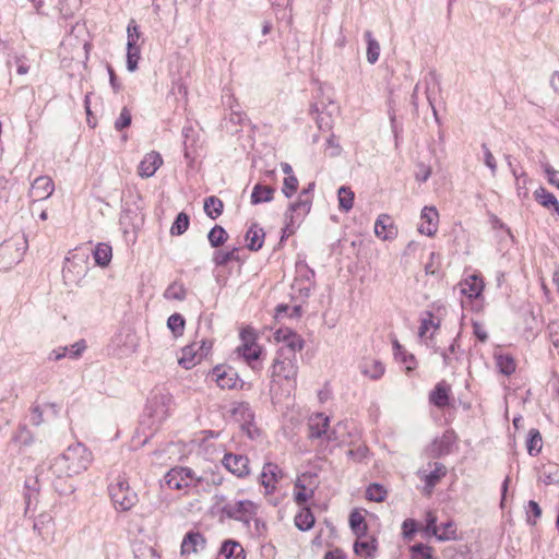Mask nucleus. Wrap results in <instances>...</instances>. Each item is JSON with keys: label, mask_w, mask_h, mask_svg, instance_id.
<instances>
[{"label": "nucleus", "mask_w": 559, "mask_h": 559, "mask_svg": "<svg viewBox=\"0 0 559 559\" xmlns=\"http://www.w3.org/2000/svg\"><path fill=\"white\" fill-rule=\"evenodd\" d=\"M92 461L93 454L83 443L71 444L62 454L51 460L47 469V478L57 491L66 493L68 489L61 488L58 481L85 472Z\"/></svg>", "instance_id": "f257e3e1"}, {"label": "nucleus", "mask_w": 559, "mask_h": 559, "mask_svg": "<svg viewBox=\"0 0 559 559\" xmlns=\"http://www.w3.org/2000/svg\"><path fill=\"white\" fill-rule=\"evenodd\" d=\"M171 405L173 395L169 392L156 389L151 393L140 421L143 433L148 430L146 438L152 437L168 418Z\"/></svg>", "instance_id": "f03ea898"}, {"label": "nucleus", "mask_w": 559, "mask_h": 559, "mask_svg": "<svg viewBox=\"0 0 559 559\" xmlns=\"http://www.w3.org/2000/svg\"><path fill=\"white\" fill-rule=\"evenodd\" d=\"M314 187V181L309 182L308 186L299 192L297 200L288 204L284 214L285 226L282 229L281 241L294 235L305 217L310 213Z\"/></svg>", "instance_id": "7ed1b4c3"}, {"label": "nucleus", "mask_w": 559, "mask_h": 559, "mask_svg": "<svg viewBox=\"0 0 559 559\" xmlns=\"http://www.w3.org/2000/svg\"><path fill=\"white\" fill-rule=\"evenodd\" d=\"M165 481L167 486L175 490L188 489V488H202L206 486L219 485L222 478H215L214 475L203 473L198 475L192 468L188 466H175L170 468L165 475Z\"/></svg>", "instance_id": "20e7f679"}, {"label": "nucleus", "mask_w": 559, "mask_h": 559, "mask_svg": "<svg viewBox=\"0 0 559 559\" xmlns=\"http://www.w3.org/2000/svg\"><path fill=\"white\" fill-rule=\"evenodd\" d=\"M259 507L251 500L227 501L221 508V514L229 520L242 523L249 527L250 523L258 514Z\"/></svg>", "instance_id": "39448f33"}, {"label": "nucleus", "mask_w": 559, "mask_h": 559, "mask_svg": "<svg viewBox=\"0 0 559 559\" xmlns=\"http://www.w3.org/2000/svg\"><path fill=\"white\" fill-rule=\"evenodd\" d=\"M110 499L116 510L129 511L138 502V495L129 486L124 476H118L116 483L108 487Z\"/></svg>", "instance_id": "423d86ee"}, {"label": "nucleus", "mask_w": 559, "mask_h": 559, "mask_svg": "<svg viewBox=\"0 0 559 559\" xmlns=\"http://www.w3.org/2000/svg\"><path fill=\"white\" fill-rule=\"evenodd\" d=\"M295 280L292 288L299 293L301 297H309L311 290L316 287V272L306 260L298 258L295 264Z\"/></svg>", "instance_id": "0eeeda50"}, {"label": "nucleus", "mask_w": 559, "mask_h": 559, "mask_svg": "<svg viewBox=\"0 0 559 559\" xmlns=\"http://www.w3.org/2000/svg\"><path fill=\"white\" fill-rule=\"evenodd\" d=\"M211 376L221 389H237L238 383H240L239 388L242 389L245 384L239 379L237 371L230 366L217 365L212 369Z\"/></svg>", "instance_id": "6e6552de"}, {"label": "nucleus", "mask_w": 559, "mask_h": 559, "mask_svg": "<svg viewBox=\"0 0 559 559\" xmlns=\"http://www.w3.org/2000/svg\"><path fill=\"white\" fill-rule=\"evenodd\" d=\"M460 336L459 333L447 348L435 347V353L442 357L445 367L456 369L457 365L462 361L464 350L461 348Z\"/></svg>", "instance_id": "1a4fd4ad"}, {"label": "nucleus", "mask_w": 559, "mask_h": 559, "mask_svg": "<svg viewBox=\"0 0 559 559\" xmlns=\"http://www.w3.org/2000/svg\"><path fill=\"white\" fill-rule=\"evenodd\" d=\"M284 477L283 471L275 463H265L260 474V484L265 489V495H271L276 489V484Z\"/></svg>", "instance_id": "9d476101"}, {"label": "nucleus", "mask_w": 559, "mask_h": 559, "mask_svg": "<svg viewBox=\"0 0 559 559\" xmlns=\"http://www.w3.org/2000/svg\"><path fill=\"white\" fill-rule=\"evenodd\" d=\"M223 465L239 478L249 475V459L242 454L226 453L222 460Z\"/></svg>", "instance_id": "9b49d317"}, {"label": "nucleus", "mask_w": 559, "mask_h": 559, "mask_svg": "<svg viewBox=\"0 0 559 559\" xmlns=\"http://www.w3.org/2000/svg\"><path fill=\"white\" fill-rule=\"evenodd\" d=\"M298 372V366L296 364V358L293 357H284L281 359L276 357L273 361L272 366V377H282L285 380H295Z\"/></svg>", "instance_id": "f8f14e48"}, {"label": "nucleus", "mask_w": 559, "mask_h": 559, "mask_svg": "<svg viewBox=\"0 0 559 559\" xmlns=\"http://www.w3.org/2000/svg\"><path fill=\"white\" fill-rule=\"evenodd\" d=\"M87 348L86 341L85 340H79L71 346H61L57 349H53L50 352L48 358L50 360H60L64 357H69L71 359H78L82 356V354Z\"/></svg>", "instance_id": "ddd939ff"}, {"label": "nucleus", "mask_w": 559, "mask_h": 559, "mask_svg": "<svg viewBox=\"0 0 559 559\" xmlns=\"http://www.w3.org/2000/svg\"><path fill=\"white\" fill-rule=\"evenodd\" d=\"M206 546V538L199 531H189L181 543V554H197Z\"/></svg>", "instance_id": "4468645a"}, {"label": "nucleus", "mask_w": 559, "mask_h": 559, "mask_svg": "<svg viewBox=\"0 0 559 559\" xmlns=\"http://www.w3.org/2000/svg\"><path fill=\"white\" fill-rule=\"evenodd\" d=\"M163 165V158L156 151L147 153L140 162L138 173L142 178H150L154 176L157 169Z\"/></svg>", "instance_id": "2eb2a0df"}, {"label": "nucleus", "mask_w": 559, "mask_h": 559, "mask_svg": "<svg viewBox=\"0 0 559 559\" xmlns=\"http://www.w3.org/2000/svg\"><path fill=\"white\" fill-rule=\"evenodd\" d=\"M420 217L423 223L418 227V231L423 235L432 237L437 233L439 218L438 211L433 206H425L421 211Z\"/></svg>", "instance_id": "dca6fc26"}, {"label": "nucleus", "mask_w": 559, "mask_h": 559, "mask_svg": "<svg viewBox=\"0 0 559 559\" xmlns=\"http://www.w3.org/2000/svg\"><path fill=\"white\" fill-rule=\"evenodd\" d=\"M55 190L53 181L48 176H39L32 183L29 194L34 200H46Z\"/></svg>", "instance_id": "f3484780"}, {"label": "nucleus", "mask_w": 559, "mask_h": 559, "mask_svg": "<svg viewBox=\"0 0 559 559\" xmlns=\"http://www.w3.org/2000/svg\"><path fill=\"white\" fill-rule=\"evenodd\" d=\"M451 388L445 381L438 382L429 393V403L440 409L450 405Z\"/></svg>", "instance_id": "a211bd4d"}, {"label": "nucleus", "mask_w": 559, "mask_h": 559, "mask_svg": "<svg viewBox=\"0 0 559 559\" xmlns=\"http://www.w3.org/2000/svg\"><path fill=\"white\" fill-rule=\"evenodd\" d=\"M374 233L377 237L389 240L396 237L397 228L394 226L389 215L381 214L374 223Z\"/></svg>", "instance_id": "6ab92c4d"}, {"label": "nucleus", "mask_w": 559, "mask_h": 559, "mask_svg": "<svg viewBox=\"0 0 559 559\" xmlns=\"http://www.w3.org/2000/svg\"><path fill=\"white\" fill-rule=\"evenodd\" d=\"M264 238L263 228L258 223H252L245 235L246 246L250 251L257 252L263 247Z\"/></svg>", "instance_id": "aec40b11"}, {"label": "nucleus", "mask_w": 559, "mask_h": 559, "mask_svg": "<svg viewBox=\"0 0 559 559\" xmlns=\"http://www.w3.org/2000/svg\"><path fill=\"white\" fill-rule=\"evenodd\" d=\"M432 469L425 475V491L430 495L435 486L447 475V467L443 463H429Z\"/></svg>", "instance_id": "412c9836"}, {"label": "nucleus", "mask_w": 559, "mask_h": 559, "mask_svg": "<svg viewBox=\"0 0 559 559\" xmlns=\"http://www.w3.org/2000/svg\"><path fill=\"white\" fill-rule=\"evenodd\" d=\"M456 433L452 429H448L443 432L440 439L435 440V453L436 456L441 457L451 453L452 448L456 441Z\"/></svg>", "instance_id": "4be33fe9"}, {"label": "nucleus", "mask_w": 559, "mask_h": 559, "mask_svg": "<svg viewBox=\"0 0 559 559\" xmlns=\"http://www.w3.org/2000/svg\"><path fill=\"white\" fill-rule=\"evenodd\" d=\"M461 293L468 298H477L484 289V282L476 275H471L468 278L460 283Z\"/></svg>", "instance_id": "5701e85b"}, {"label": "nucleus", "mask_w": 559, "mask_h": 559, "mask_svg": "<svg viewBox=\"0 0 559 559\" xmlns=\"http://www.w3.org/2000/svg\"><path fill=\"white\" fill-rule=\"evenodd\" d=\"M274 193L273 187L257 183L252 189L250 202L252 205L271 202L274 199Z\"/></svg>", "instance_id": "b1692460"}, {"label": "nucleus", "mask_w": 559, "mask_h": 559, "mask_svg": "<svg viewBox=\"0 0 559 559\" xmlns=\"http://www.w3.org/2000/svg\"><path fill=\"white\" fill-rule=\"evenodd\" d=\"M247 334L250 333L247 331L241 332V337L245 341V343L241 346H239L237 350L248 364H251L252 361H257L260 358L261 347L253 342H247Z\"/></svg>", "instance_id": "393cba45"}, {"label": "nucleus", "mask_w": 559, "mask_h": 559, "mask_svg": "<svg viewBox=\"0 0 559 559\" xmlns=\"http://www.w3.org/2000/svg\"><path fill=\"white\" fill-rule=\"evenodd\" d=\"M309 427V438L318 439L328 432L329 428V417L323 414H317L312 417L308 424Z\"/></svg>", "instance_id": "a878e982"}, {"label": "nucleus", "mask_w": 559, "mask_h": 559, "mask_svg": "<svg viewBox=\"0 0 559 559\" xmlns=\"http://www.w3.org/2000/svg\"><path fill=\"white\" fill-rule=\"evenodd\" d=\"M349 526L354 535L360 539L368 533V525L365 516L358 511L353 510L349 514Z\"/></svg>", "instance_id": "bb28decb"}, {"label": "nucleus", "mask_w": 559, "mask_h": 559, "mask_svg": "<svg viewBox=\"0 0 559 559\" xmlns=\"http://www.w3.org/2000/svg\"><path fill=\"white\" fill-rule=\"evenodd\" d=\"M197 345H198V343L194 342V343L187 345L182 348V355L178 359V364L182 368L189 370L192 367H194L198 362L201 361V360H199V352L197 350Z\"/></svg>", "instance_id": "cd10ccee"}, {"label": "nucleus", "mask_w": 559, "mask_h": 559, "mask_svg": "<svg viewBox=\"0 0 559 559\" xmlns=\"http://www.w3.org/2000/svg\"><path fill=\"white\" fill-rule=\"evenodd\" d=\"M219 552L224 555L226 559H246L243 547L234 539L224 540Z\"/></svg>", "instance_id": "c85d7f7f"}, {"label": "nucleus", "mask_w": 559, "mask_h": 559, "mask_svg": "<svg viewBox=\"0 0 559 559\" xmlns=\"http://www.w3.org/2000/svg\"><path fill=\"white\" fill-rule=\"evenodd\" d=\"M378 549V542L374 537L369 540L356 539L354 543V551L357 556H366L368 559H372L376 556Z\"/></svg>", "instance_id": "c756f323"}, {"label": "nucleus", "mask_w": 559, "mask_h": 559, "mask_svg": "<svg viewBox=\"0 0 559 559\" xmlns=\"http://www.w3.org/2000/svg\"><path fill=\"white\" fill-rule=\"evenodd\" d=\"M239 248L233 247L227 251L215 250L212 257V261L216 266H225L231 261H239Z\"/></svg>", "instance_id": "7c9ffc66"}, {"label": "nucleus", "mask_w": 559, "mask_h": 559, "mask_svg": "<svg viewBox=\"0 0 559 559\" xmlns=\"http://www.w3.org/2000/svg\"><path fill=\"white\" fill-rule=\"evenodd\" d=\"M93 257H94L95 263L98 266L105 267L111 261L112 249L109 245L99 242L96 245L95 249L93 250Z\"/></svg>", "instance_id": "2f4dec72"}, {"label": "nucleus", "mask_w": 559, "mask_h": 559, "mask_svg": "<svg viewBox=\"0 0 559 559\" xmlns=\"http://www.w3.org/2000/svg\"><path fill=\"white\" fill-rule=\"evenodd\" d=\"M496 366L500 373L503 376H511L514 373L516 364L512 355L510 354H498L495 355Z\"/></svg>", "instance_id": "473e14b6"}, {"label": "nucleus", "mask_w": 559, "mask_h": 559, "mask_svg": "<svg viewBox=\"0 0 559 559\" xmlns=\"http://www.w3.org/2000/svg\"><path fill=\"white\" fill-rule=\"evenodd\" d=\"M203 209H204L205 214L210 218L216 219L223 213L224 203L219 198H217L215 195H211V197L205 198Z\"/></svg>", "instance_id": "72a5a7b5"}, {"label": "nucleus", "mask_w": 559, "mask_h": 559, "mask_svg": "<svg viewBox=\"0 0 559 559\" xmlns=\"http://www.w3.org/2000/svg\"><path fill=\"white\" fill-rule=\"evenodd\" d=\"M543 448V439L538 429L532 428L528 431L526 439V449L531 456H536L540 453Z\"/></svg>", "instance_id": "f704fd0d"}, {"label": "nucleus", "mask_w": 559, "mask_h": 559, "mask_svg": "<svg viewBox=\"0 0 559 559\" xmlns=\"http://www.w3.org/2000/svg\"><path fill=\"white\" fill-rule=\"evenodd\" d=\"M228 233L221 225L213 226L207 233V240L212 248H219L228 240Z\"/></svg>", "instance_id": "c9c22d12"}, {"label": "nucleus", "mask_w": 559, "mask_h": 559, "mask_svg": "<svg viewBox=\"0 0 559 559\" xmlns=\"http://www.w3.org/2000/svg\"><path fill=\"white\" fill-rule=\"evenodd\" d=\"M295 525L298 530L306 532L309 531L314 525V515L311 510L307 507L302 508V510L295 516Z\"/></svg>", "instance_id": "e433bc0d"}, {"label": "nucleus", "mask_w": 559, "mask_h": 559, "mask_svg": "<svg viewBox=\"0 0 559 559\" xmlns=\"http://www.w3.org/2000/svg\"><path fill=\"white\" fill-rule=\"evenodd\" d=\"M367 41V60L370 64H374L380 56V44L373 38L371 31L365 32Z\"/></svg>", "instance_id": "4c0bfd02"}, {"label": "nucleus", "mask_w": 559, "mask_h": 559, "mask_svg": "<svg viewBox=\"0 0 559 559\" xmlns=\"http://www.w3.org/2000/svg\"><path fill=\"white\" fill-rule=\"evenodd\" d=\"M361 372L372 380H378L384 373V366L379 360L365 361L361 367Z\"/></svg>", "instance_id": "58836bf2"}, {"label": "nucleus", "mask_w": 559, "mask_h": 559, "mask_svg": "<svg viewBox=\"0 0 559 559\" xmlns=\"http://www.w3.org/2000/svg\"><path fill=\"white\" fill-rule=\"evenodd\" d=\"M338 207L343 212H348L353 209L355 194L349 187L342 186L337 192Z\"/></svg>", "instance_id": "ea45409f"}, {"label": "nucleus", "mask_w": 559, "mask_h": 559, "mask_svg": "<svg viewBox=\"0 0 559 559\" xmlns=\"http://www.w3.org/2000/svg\"><path fill=\"white\" fill-rule=\"evenodd\" d=\"M135 221H142L140 207L136 204L130 206L128 202H126L120 216L121 224H130L134 226Z\"/></svg>", "instance_id": "a19ab883"}, {"label": "nucleus", "mask_w": 559, "mask_h": 559, "mask_svg": "<svg viewBox=\"0 0 559 559\" xmlns=\"http://www.w3.org/2000/svg\"><path fill=\"white\" fill-rule=\"evenodd\" d=\"M231 415L237 420H242L245 423H251L254 418L253 412L247 402L236 404L231 409Z\"/></svg>", "instance_id": "79ce46f5"}, {"label": "nucleus", "mask_w": 559, "mask_h": 559, "mask_svg": "<svg viewBox=\"0 0 559 559\" xmlns=\"http://www.w3.org/2000/svg\"><path fill=\"white\" fill-rule=\"evenodd\" d=\"M189 225H190L189 215L185 212H180L176 216V218L170 227V234L174 236H180L187 231V229L189 228Z\"/></svg>", "instance_id": "37998d69"}, {"label": "nucleus", "mask_w": 559, "mask_h": 559, "mask_svg": "<svg viewBox=\"0 0 559 559\" xmlns=\"http://www.w3.org/2000/svg\"><path fill=\"white\" fill-rule=\"evenodd\" d=\"M386 489L378 483L370 484L366 489V498L370 501L382 502L386 498Z\"/></svg>", "instance_id": "c03bdc74"}, {"label": "nucleus", "mask_w": 559, "mask_h": 559, "mask_svg": "<svg viewBox=\"0 0 559 559\" xmlns=\"http://www.w3.org/2000/svg\"><path fill=\"white\" fill-rule=\"evenodd\" d=\"M164 297L181 301L187 297V289L182 284L174 282L164 292Z\"/></svg>", "instance_id": "a18cd8bd"}, {"label": "nucleus", "mask_w": 559, "mask_h": 559, "mask_svg": "<svg viewBox=\"0 0 559 559\" xmlns=\"http://www.w3.org/2000/svg\"><path fill=\"white\" fill-rule=\"evenodd\" d=\"M534 197L545 207H554L559 203L557 198L545 188L540 187L534 192Z\"/></svg>", "instance_id": "49530a36"}, {"label": "nucleus", "mask_w": 559, "mask_h": 559, "mask_svg": "<svg viewBox=\"0 0 559 559\" xmlns=\"http://www.w3.org/2000/svg\"><path fill=\"white\" fill-rule=\"evenodd\" d=\"M412 559H432V547L417 543L409 548Z\"/></svg>", "instance_id": "de8ad7c7"}, {"label": "nucleus", "mask_w": 559, "mask_h": 559, "mask_svg": "<svg viewBox=\"0 0 559 559\" xmlns=\"http://www.w3.org/2000/svg\"><path fill=\"white\" fill-rule=\"evenodd\" d=\"M185 323V318L180 313H173L167 320V326L175 336L182 335Z\"/></svg>", "instance_id": "09e8293b"}, {"label": "nucleus", "mask_w": 559, "mask_h": 559, "mask_svg": "<svg viewBox=\"0 0 559 559\" xmlns=\"http://www.w3.org/2000/svg\"><path fill=\"white\" fill-rule=\"evenodd\" d=\"M437 539L440 542L454 540L456 539V527L452 521L441 524V532L437 535Z\"/></svg>", "instance_id": "8fccbe9b"}, {"label": "nucleus", "mask_w": 559, "mask_h": 559, "mask_svg": "<svg viewBox=\"0 0 559 559\" xmlns=\"http://www.w3.org/2000/svg\"><path fill=\"white\" fill-rule=\"evenodd\" d=\"M295 488L298 490L295 491L294 499L299 506L306 503L314 493L313 489L307 492L306 486L299 479L295 483Z\"/></svg>", "instance_id": "3c124183"}, {"label": "nucleus", "mask_w": 559, "mask_h": 559, "mask_svg": "<svg viewBox=\"0 0 559 559\" xmlns=\"http://www.w3.org/2000/svg\"><path fill=\"white\" fill-rule=\"evenodd\" d=\"M299 181L295 175L286 176L283 181L282 193L290 199L298 189Z\"/></svg>", "instance_id": "603ef678"}, {"label": "nucleus", "mask_w": 559, "mask_h": 559, "mask_svg": "<svg viewBox=\"0 0 559 559\" xmlns=\"http://www.w3.org/2000/svg\"><path fill=\"white\" fill-rule=\"evenodd\" d=\"M127 34H128L127 46L140 47L138 43L141 37V32H140V28L134 20H131L129 22L128 27H127Z\"/></svg>", "instance_id": "864d4df0"}, {"label": "nucleus", "mask_w": 559, "mask_h": 559, "mask_svg": "<svg viewBox=\"0 0 559 559\" xmlns=\"http://www.w3.org/2000/svg\"><path fill=\"white\" fill-rule=\"evenodd\" d=\"M140 60V47L127 46V69L134 72Z\"/></svg>", "instance_id": "5fc2aeb1"}, {"label": "nucleus", "mask_w": 559, "mask_h": 559, "mask_svg": "<svg viewBox=\"0 0 559 559\" xmlns=\"http://www.w3.org/2000/svg\"><path fill=\"white\" fill-rule=\"evenodd\" d=\"M32 483L33 484L31 485V480L25 481V489H26V491L24 492V500H25V504H26L25 514L27 513L33 499L36 500L37 495H38V489L35 487L37 484V479L33 480Z\"/></svg>", "instance_id": "6e6d98bb"}, {"label": "nucleus", "mask_w": 559, "mask_h": 559, "mask_svg": "<svg viewBox=\"0 0 559 559\" xmlns=\"http://www.w3.org/2000/svg\"><path fill=\"white\" fill-rule=\"evenodd\" d=\"M132 122V115L128 107H123L120 111L119 117L115 121V129L117 131H122L123 129L130 127Z\"/></svg>", "instance_id": "4d7b16f0"}, {"label": "nucleus", "mask_w": 559, "mask_h": 559, "mask_svg": "<svg viewBox=\"0 0 559 559\" xmlns=\"http://www.w3.org/2000/svg\"><path fill=\"white\" fill-rule=\"evenodd\" d=\"M228 105L230 107V114H229V122L234 123V124H238V126H241L245 123V121L247 120V116L246 114H243L242 111L234 108V106L231 105V102H235V99L233 98V95H228Z\"/></svg>", "instance_id": "13d9d810"}, {"label": "nucleus", "mask_w": 559, "mask_h": 559, "mask_svg": "<svg viewBox=\"0 0 559 559\" xmlns=\"http://www.w3.org/2000/svg\"><path fill=\"white\" fill-rule=\"evenodd\" d=\"M440 322H435L433 313L428 311L426 312V317L421 319L419 326V336H424L430 328L435 330L439 329Z\"/></svg>", "instance_id": "bf43d9fd"}, {"label": "nucleus", "mask_w": 559, "mask_h": 559, "mask_svg": "<svg viewBox=\"0 0 559 559\" xmlns=\"http://www.w3.org/2000/svg\"><path fill=\"white\" fill-rule=\"evenodd\" d=\"M440 527L437 525V516L433 512L428 511L426 513V527L425 532L428 535H432L437 538L439 535Z\"/></svg>", "instance_id": "052dcab7"}, {"label": "nucleus", "mask_w": 559, "mask_h": 559, "mask_svg": "<svg viewBox=\"0 0 559 559\" xmlns=\"http://www.w3.org/2000/svg\"><path fill=\"white\" fill-rule=\"evenodd\" d=\"M418 531L417 522L414 519H406L402 524V534L405 539L411 540Z\"/></svg>", "instance_id": "680f3d73"}, {"label": "nucleus", "mask_w": 559, "mask_h": 559, "mask_svg": "<svg viewBox=\"0 0 559 559\" xmlns=\"http://www.w3.org/2000/svg\"><path fill=\"white\" fill-rule=\"evenodd\" d=\"M527 507H528V509H527V520L526 521L530 525H535L536 519L542 516V509H540L539 504L534 500H530Z\"/></svg>", "instance_id": "e2e57ef3"}, {"label": "nucleus", "mask_w": 559, "mask_h": 559, "mask_svg": "<svg viewBox=\"0 0 559 559\" xmlns=\"http://www.w3.org/2000/svg\"><path fill=\"white\" fill-rule=\"evenodd\" d=\"M288 347V353L293 358H296V350H301L304 348L305 342L300 335H292V337L286 342Z\"/></svg>", "instance_id": "0e129e2a"}, {"label": "nucleus", "mask_w": 559, "mask_h": 559, "mask_svg": "<svg viewBox=\"0 0 559 559\" xmlns=\"http://www.w3.org/2000/svg\"><path fill=\"white\" fill-rule=\"evenodd\" d=\"M395 359L400 360L405 365V369L407 372L413 371L416 368V358L413 354L406 352L405 348L402 349L400 357H395Z\"/></svg>", "instance_id": "69168bd1"}, {"label": "nucleus", "mask_w": 559, "mask_h": 559, "mask_svg": "<svg viewBox=\"0 0 559 559\" xmlns=\"http://www.w3.org/2000/svg\"><path fill=\"white\" fill-rule=\"evenodd\" d=\"M14 440L24 445H28L32 443L33 438L31 431L27 429L25 425L19 427V430L14 436Z\"/></svg>", "instance_id": "338daca9"}, {"label": "nucleus", "mask_w": 559, "mask_h": 559, "mask_svg": "<svg viewBox=\"0 0 559 559\" xmlns=\"http://www.w3.org/2000/svg\"><path fill=\"white\" fill-rule=\"evenodd\" d=\"M135 559H160L156 550L151 546L140 548L135 554Z\"/></svg>", "instance_id": "774afa93"}]
</instances>
